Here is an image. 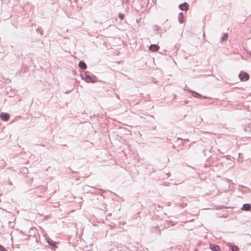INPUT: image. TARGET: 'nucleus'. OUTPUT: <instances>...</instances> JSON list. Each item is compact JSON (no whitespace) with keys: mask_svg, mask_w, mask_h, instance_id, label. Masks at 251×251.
I'll return each mask as SVG.
<instances>
[{"mask_svg":"<svg viewBox=\"0 0 251 251\" xmlns=\"http://www.w3.org/2000/svg\"><path fill=\"white\" fill-rule=\"evenodd\" d=\"M81 77L87 83H94L96 81V77L95 76H90L86 73L81 75Z\"/></svg>","mask_w":251,"mask_h":251,"instance_id":"nucleus-1","label":"nucleus"},{"mask_svg":"<svg viewBox=\"0 0 251 251\" xmlns=\"http://www.w3.org/2000/svg\"><path fill=\"white\" fill-rule=\"evenodd\" d=\"M239 77L243 81H247L249 79V75L244 72H241L239 74Z\"/></svg>","mask_w":251,"mask_h":251,"instance_id":"nucleus-2","label":"nucleus"},{"mask_svg":"<svg viewBox=\"0 0 251 251\" xmlns=\"http://www.w3.org/2000/svg\"><path fill=\"white\" fill-rule=\"evenodd\" d=\"M151 231L152 233L157 235H160L161 234V231L158 229V226L152 227L151 229Z\"/></svg>","mask_w":251,"mask_h":251,"instance_id":"nucleus-3","label":"nucleus"},{"mask_svg":"<svg viewBox=\"0 0 251 251\" xmlns=\"http://www.w3.org/2000/svg\"><path fill=\"white\" fill-rule=\"evenodd\" d=\"M189 6V5L187 2H184L179 5V8L181 10L186 11L188 9Z\"/></svg>","mask_w":251,"mask_h":251,"instance_id":"nucleus-4","label":"nucleus"},{"mask_svg":"<svg viewBox=\"0 0 251 251\" xmlns=\"http://www.w3.org/2000/svg\"><path fill=\"white\" fill-rule=\"evenodd\" d=\"M0 118L4 121H7L10 118L9 115L6 113L2 112L0 115Z\"/></svg>","mask_w":251,"mask_h":251,"instance_id":"nucleus-5","label":"nucleus"},{"mask_svg":"<svg viewBox=\"0 0 251 251\" xmlns=\"http://www.w3.org/2000/svg\"><path fill=\"white\" fill-rule=\"evenodd\" d=\"M241 209L243 210L249 211L251 209V205L248 203L244 204Z\"/></svg>","mask_w":251,"mask_h":251,"instance_id":"nucleus-6","label":"nucleus"},{"mask_svg":"<svg viewBox=\"0 0 251 251\" xmlns=\"http://www.w3.org/2000/svg\"><path fill=\"white\" fill-rule=\"evenodd\" d=\"M149 49L152 51H155L159 49V47L156 45L151 44V45H150Z\"/></svg>","mask_w":251,"mask_h":251,"instance_id":"nucleus-7","label":"nucleus"},{"mask_svg":"<svg viewBox=\"0 0 251 251\" xmlns=\"http://www.w3.org/2000/svg\"><path fill=\"white\" fill-rule=\"evenodd\" d=\"M210 248L213 251H219L220 250L219 246L214 244H210Z\"/></svg>","mask_w":251,"mask_h":251,"instance_id":"nucleus-8","label":"nucleus"},{"mask_svg":"<svg viewBox=\"0 0 251 251\" xmlns=\"http://www.w3.org/2000/svg\"><path fill=\"white\" fill-rule=\"evenodd\" d=\"M78 67L80 69L84 70L86 69L87 66L86 64L83 61H80L78 63Z\"/></svg>","mask_w":251,"mask_h":251,"instance_id":"nucleus-9","label":"nucleus"},{"mask_svg":"<svg viewBox=\"0 0 251 251\" xmlns=\"http://www.w3.org/2000/svg\"><path fill=\"white\" fill-rule=\"evenodd\" d=\"M183 14L182 12H180L178 14V22L180 24H182L183 22Z\"/></svg>","mask_w":251,"mask_h":251,"instance_id":"nucleus-10","label":"nucleus"},{"mask_svg":"<svg viewBox=\"0 0 251 251\" xmlns=\"http://www.w3.org/2000/svg\"><path fill=\"white\" fill-rule=\"evenodd\" d=\"M232 251H238L239 249L237 246L231 245L229 246Z\"/></svg>","mask_w":251,"mask_h":251,"instance_id":"nucleus-11","label":"nucleus"},{"mask_svg":"<svg viewBox=\"0 0 251 251\" xmlns=\"http://www.w3.org/2000/svg\"><path fill=\"white\" fill-rule=\"evenodd\" d=\"M152 28L154 31H158L159 30L160 27L158 25H154L152 26Z\"/></svg>","mask_w":251,"mask_h":251,"instance_id":"nucleus-12","label":"nucleus"},{"mask_svg":"<svg viewBox=\"0 0 251 251\" xmlns=\"http://www.w3.org/2000/svg\"><path fill=\"white\" fill-rule=\"evenodd\" d=\"M228 34L227 33H225L221 39L222 41H226L227 39Z\"/></svg>","mask_w":251,"mask_h":251,"instance_id":"nucleus-13","label":"nucleus"},{"mask_svg":"<svg viewBox=\"0 0 251 251\" xmlns=\"http://www.w3.org/2000/svg\"><path fill=\"white\" fill-rule=\"evenodd\" d=\"M191 92L192 93V96L194 97L199 98L201 97V95L196 92L193 91H191Z\"/></svg>","mask_w":251,"mask_h":251,"instance_id":"nucleus-14","label":"nucleus"},{"mask_svg":"<svg viewBox=\"0 0 251 251\" xmlns=\"http://www.w3.org/2000/svg\"><path fill=\"white\" fill-rule=\"evenodd\" d=\"M118 17L121 20H123L124 19V14L120 13L119 14Z\"/></svg>","mask_w":251,"mask_h":251,"instance_id":"nucleus-15","label":"nucleus"},{"mask_svg":"<svg viewBox=\"0 0 251 251\" xmlns=\"http://www.w3.org/2000/svg\"><path fill=\"white\" fill-rule=\"evenodd\" d=\"M0 251H7L2 246H0Z\"/></svg>","mask_w":251,"mask_h":251,"instance_id":"nucleus-16","label":"nucleus"},{"mask_svg":"<svg viewBox=\"0 0 251 251\" xmlns=\"http://www.w3.org/2000/svg\"><path fill=\"white\" fill-rule=\"evenodd\" d=\"M170 223L171 226L174 225V224H173L172 222H171Z\"/></svg>","mask_w":251,"mask_h":251,"instance_id":"nucleus-17","label":"nucleus"},{"mask_svg":"<svg viewBox=\"0 0 251 251\" xmlns=\"http://www.w3.org/2000/svg\"><path fill=\"white\" fill-rule=\"evenodd\" d=\"M0 246H1V245H0Z\"/></svg>","mask_w":251,"mask_h":251,"instance_id":"nucleus-18","label":"nucleus"}]
</instances>
